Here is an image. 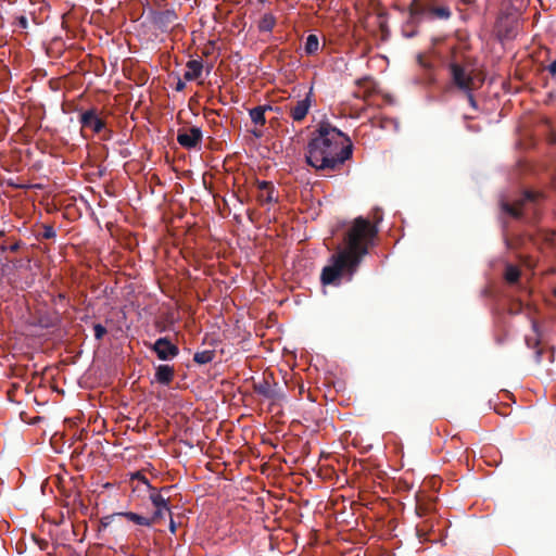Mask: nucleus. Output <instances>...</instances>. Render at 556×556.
I'll list each match as a JSON object with an SVG mask.
<instances>
[{
    "label": "nucleus",
    "instance_id": "6e6552de",
    "mask_svg": "<svg viewBox=\"0 0 556 556\" xmlns=\"http://www.w3.org/2000/svg\"><path fill=\"white\" fill-rule=\"evenodd\" d=\"M161 361H170L179 354L177 345L167 337L159 338L150 348Z\"/></svg>",
    "mask_w": 556,
    "mask_h": 556
},
{
    "label": "nucleus",
    "instance_id": "9d476101",
    "mask_svg": "<svg viewBox=\"0 0 556 556\" xmlns=\"http://www.w3.org/2000/svg\"><path fill=\"white\" fill-rule=\"evenodd\" d=\"M312 106V90L302 100L296 101L294 105H290L289 114L293 122H302Z\"/></svg>",
    "mask_w": 556,
    "mask_h": 556
},
{
    "label": "nucleus",
    "instance_id": "f3484780",
    "mask_svg": "<svg viewBox=\"0 0 556 556\" xmlns=\"http://www.w3.org/2000/svg\"><path fill=\"white\" fill-rule=\"evenodd\" d=\"M276 25V17L271 13H265L258 22V30L269 33Z\"/></svg>",
    "mask_w": 556,
    "mask_h": 556
},
{
    "label": "nucleus",
    "instance_id": "a211bd4d",
    "mask_svg": "<svg viewBox=\"0 0 556 556\" xmlns=\"http://www.w3.org/2000/svg\"><path fill=\"white\" fill-rule=\"evenodd\" d=\"M177 20V15L174 10H165L161 12L156 17V23L161 26H169Z\"/></svg>",
    "mask_w": 556,
    "mask_h": 556
},
{
    "label": "nucleus",
    "instance_id": "f8f14e48",
    "mask_svg": "<svg viewBox=\"0 0 556 556\" xmlns=\"http://www.w3.org/2000/svg\"><path fill=\"white\" fill-rule=\"evenodd\" d=\"M175 377V369L169 365H159L155 370V380L163 384L169 386Z\"/></svg>",
    "mask_w": 556,
    "mask_h": 556
},
{
    "label": "nucleus",
    "instance_id": "20e7f679",
    "mask_svg": "<svg viewBox=\"0 0 556 556\" xmlns=\"http://www.w3.org/2000/svg\"><path fill=\"white\" fill-rule=\"evenodd\" d=\"M408 10L414 23H418L422 20L447 21L452 16L450 7L438 0H412Z\"/></svg>",
    "mask_w": 556,
    "mask_h": 556
},
{
    "label": "nucleus",
    "instance_id": "7c9ffc66",
    "mask_svg": "<svg viewBox=\"0 0 556 556\" xmlns=\"http://www.w3.org/2000/svg\"><path fill=\"white\" fill-rule=\"evenodd\" d=\"M115 516H117V515L115 514ZM113 518H114V515H112V516H106V517L102 518V520H101V525H102L103 527H108V526L111 523V520H112Z\"/></svg>",
    "mask_w": 556,
    "mask_h": 556
},
{
    "label": "nucleus",
    "instance_id": "f704fd0d",
    "mask_svg": "<svg viewBox=\"0 0 556 556\" xmlns=\"http://www.w3.org/2000/svg\"><path fill=\"white\" fill-rule=\"evenodd\" d=\"M418 61H419V63H420L421 65L426 66V64H425V63H424V61H422V55H418Z\"/></svg>",
    "mask_w": 556,
    "mask_h": 556
},
{
    "label": "nucleus",
    "instance_id": "423d86ee",
    "mask_svg": "<svg viewBox=\"0 0 556 556\" xmlns=\"http://www.w3.org/2000/svg\"><path fill=\"white\" fill-rule=\"evenodd\" d=\"M253 390L264 399L271 403L279 402L283 399V393L279 384L274 381L273 375H264L263 379L253 383Z\"/></svg>",
    "mask_w": 556,
    "mask_h": 556
},
{
    "label": "nucleus",
    "instance_id": "2f4dec72",
    "mask_svg": "<svg viewBox=\"0 0 556 556\" xmlns=\"http://www.w3.org/2000/svg\"><path fill=\"white\" fill-rule=\"evenodd\" d=\"M40 325L43 327H53L55 323L49 319L45 320L43 318H40Z\"/></svg>",
    "mask_w": 556,
    "mask_h": 556
},
{
    "label": "nucleus",
    "instance_id": "4468645a",
    "mask_svg": "<svg viewBox=\"0 0 556 556\" xmlns=\"http://www.w3.org/2000/svg\"><path fill=\"white\" fill-rule=\"evenodd\" d=\"M188 71L184 74V78L188 81L198 79L203 71V63L201 60H190L186 64Z\"/></svg>",
    "mask_w": 556,
    "mask_h": 556
},
{
    "label": "nucleus",
    "instance_id": "a878e982",
    "mask_svg": "<svg viewBox=\"0 0 556 556\" xmlns=\"http://www.w3.org/2000/svg\"><path fill=\"white\" fill-rule=\"evenodd\" d=\"M56 236V232L51 225H45L42 230L43 239H53Z\"/></svg>",
    "mask_w": 556,
    "mask_h": 556
},
{
    "label": "nucleus",
    "instance_id": "39448f33",
    "mask_svg": "<svg viewBox=\"0 0 556 556\" xmlns=\"http://www.w3.org/2000/svg\"><path fill=\"white\" fill-rule=\"evenodd\" d=\"M451 76V84L460 92L476 90L477 85L475 70L466 62H460L454 58L447 65Z\"/></svg>",
    "mask_w": 556,
    "mask_h": 556
},
{
    "label": "nucleus",
    "instance_id": "f03ea898",
    "mask_svg": "<svg viewBox=\"0 0 556 556\" xmlns=\"http://www.w3.org/2000/svg\"><path fill=\"white\" fill-rule=\"evenodd\" d=\"M353 143L341 130L329 123H320L306 147V162L316 170L338 172L352 157Z\"/></svg>",
    "mask_w": 556,
    "mask_h": 556
},
{
    "label": "nucleus",
    "instance_id": "0eeeda50",
    "mask_svg": "<svg viewBox=\"0 0 556 556\" xmlns=\"http://www.w3.org/2000/svg\"><path fill=\"white\" fill-rule=\"evenodd\" d=\"M202 130L200 127L180 128L177 132V142L185 149H195L202 141Z\"/></svg>",
    "mask_w": 556,
    "mask_h": 556
},
{
    "label": "nucleus",
    "instance_id": "dca6fc26",
    "mask_svg": "<svg viewBox=\"0 0 556 556\" xmlns=\"http://www.w3.org/2000/svg\"><path fill=\"white\" fill-rule=\"evenodd\" d=\"M117 516L125 517L127 520L142 527H151V520H148V517L139 515L132 511H122L117 513Z\"/></svg>",
    "mask_w": 556,
    "mask_h": 556
},
{
    "label": "nucleus",
    "instance_id": "1a4fd4ad",
    "mask_svg": "<svg viewBox=\"0 0 556 556\" xmlns=\"http://www.w3.org/2000/svg\"><path fill=\"white\" fill-rule=\"evenodd\" d=\"M81 128H89L94 134L101 132L105 128V122L99 116L98 110L92 108L83 112L79 116Z\"/></svg>",
    "mask_w": 556,
    "mask_h": 556
},
{
    "label": "nucleus",
    "instance_id": "aec40b11",
    "mask_svg": "<svg viewBox=\"0 0 556 556\" xmlns=\"http://www.w3.org/2000/svg\"><path fill=\"white\" fill-rule=\"evenodd\" d=\"M318 49H319L318 37L314 34L308 35L306 38V41H305V46H304L305 53L307 55H313L318 51Z\"/></svg>",
    "mask_w": 556,
    "mask_h": 556
},
{
    "label": "nucleus",
    "instance_id": "9b49d317",
    "mask_svg": "<svg viewBox=\"0 0 556 556\" xmlns=\"http://www.w3.org/2000/svg\"><path fill=\"white\" fill-rule=\"evenodd\" d=\"M258 194L257 201L263 205L278 201V194H276L275 186L271 181H257Z\"/></svg>",
    "mask_w": 556,
    "mask_h": 556
},
{
    "label": "nucleus",
    "instance_id": "c85d7f7f",
    "mask_svg": "<svg viewBox=\"0 0 556 556\" xmlns=\"http://www.w3.org/2000/svg\"><path fill=\"white\" fill-rule=\"evenodd\" d=\"M428 511V508L426 506H424L422 504H417L416 506V513L418 516H424L426 515Z\"/></svg>",
    "mask_w": 556,
    "mask_h": 556
},
{
    "label": "nucleus",
    "instance_id": "4be33fe9",
    "mask_svg": "<svg viewBox=\"0 0 556 556\" xmlns=\"http://www.w3.org/2000/svg\"><path fill=\"white\" fill-rule=\"evenodd\" d=\"M433 525L429 520H424L416 526L417 535L420 539L428 540V533L432 531Z\"/></svg>",
    "mask_w": 556,
    "mask_h": 556
},
{
    "label": "nucleus",
    "instance_id": "7ed1b4c3",
    "mask_svg": "<svg viewBox=\"0 0 556 556\" xmlns=\"http://www.w3.org/2000/svg\"><path fill=\"white\" fill-rule=\"evenodd\" d=\"M544 200L545 195L543 192L525 190L521 197L514 201V203L502 201L501 208L504 213L516 219H520L528 214L534 219L538 217L540 206Z\"/></svg>",
    "mask_w": 556,
    "mask_h": 556
},
{
    "label": "nucleus",
    "instance_id": "bb28decb",
    "mask_svg": "<svg viewBox=\"0 0 556 556\" xmlns=\"http://www.w3.org/2000/svg\"><path fill=\"white\" fill-rule=\"evenodd\" d=\"M466 97H467V100H468V103L469 105L473 109V110H478V103L475 99V96H473V90H470L469 92H463Z\"/></svg>",
    "mask_w": 556,
    "mask_h": 556
},
{
    "label": "nucleus",
    "instance_id": "c9c22d12",
    "mask_svg": "<svg viewBox=\"0 0 556 556\" xmlns=\"http://www.w3.org/2000/svg\"><path fill=\"white\" fill-rule=\"evenodd\" d=\"M17 249H18V244H14V245L11 247L12 251H16Z\"/></svg>",
    "mask_w": 556,
    "mask_h": 556
},
{
    "label": "nucleus",
    "instance_id": "473e14b6",
    "mask_svg": "<svg viewBox=\"0 0 556 556\" xmlns=\"http://www.w3.org/2000/svg\"><path fill=\"white\" fill-rule=\"evenodd\" d=\"M252 135L255 136L256 138H261L263 136V131L260 130V129H253L251 130Z\"/></svg>",
    "mask_w": 556,
    "mask_h": 556
},
{
    "label": "nucleus",
    "instance_id": "2eb2a0df",
    "mask_svg": "<svg viewBox=\"0 0 556 556\" xmlns=\"http://www.w3.org/2000/svg\"><path fill=\"white\" fill-rule=\"evenodd\" d=\"M267 110H274L273 106L270 105H258V106H255L253 109H251L249 111V114H250V117L252 119V122L256 125H261V126H264L265 123H266V118H265V112Z\"/></svg>",
    "mask_w": 556,
    "mask_h": 556
},
{
    "label": "nucleus",
    "instance_id": "ddd939ff",
    "mask_svg": "<svg viewBox=\"0 0 556 556\" xmlns=\"http://www.w3.org/2000/svg\"><path fill=\"white\" fill-rule=\"evenodd\" d=\"M169 488L157 490L153 488L149 492V500L155 508H166L168 506V498L163 495V492H168Z\"/></svg>",
    "mask_w": 556,
    "mask_h": 556
},
{
    "label": "nucleus",
    "instance_id": "f257e3e1",
    "mask_svg": "<svg viewBox=\"0 0 556 556\" xmlns=\"http://www.w3.org/2000/svg\"><path fill=\"white\" fill-rule=\"evenodd\" d=\"M375 222L362 216L356 217L343 235V247L329 258L320 274V281L324 286H339L345 278L351 281L358 270L363 258L368 254L378 236V224L382 220L379 210L376 211Z\"/></svg>",
    "mask_w": 556,
    "mask_h": 556
},
{
    "label": "nucleus",
    "instance_id": "393cba45",
    "mask_svg": "<svg viewBox=\"0 0 556 556\" xmlns=\"http://www.w3.org/2000/svg\"><path fill=\"white\" fill-rule=\"evenodd\" d=\"M93 331H94V338L97 340H101L108 332L106 328L104 326H102L101 324H96L93 326Z\"/></svg>",
    "mask_w": 556,
    "mask_h": 556
},
{
    "label": "nucleus",
    "instance_id": "c756f323",
    "mask_svg": "<svg viewBox=\"0 0 556 556\" xmlns=\"http://www.w3.org/2000/svg\"><path fill=\"white\" fill-rule=\"evenodd\" d=\"M186 88V83L184 80H181L180 78H178V81L175 86V90L176 91H184Z\"/></svg>",
    "mask_w": 556,
    "mask_h": 556
},
{
    "label": "nucleus",
    "instance_id": "e433bc0d",
    "mask_svg": "<svg viewBox=\"0 0 556 556\" xmlns=\"http://www.w3.org/2000/svg\"><path fill=\"white\" fill-rule=\"evenodd\" d=\"M554 295L556 296V288L554 289Z\"/></svg>",
    "mask_w": 556,
    "mask_h": 556
},
{
    "label": "nucleus",
    "instance_id": "6ab92c4d",
    "mask_svg": "<svg viewBox=\"0 0 556 556\" xmlns=\"http://www.w3.org/2000/svg\"><path fill=\"white\" fill-rule=\"evenodd\" d=\"M215 358V351L205 350L201 352H197L193 355V361L199 365H205L211 363Z\"/></svg>",
    "mask_w": 556,
    "mask_h": 556
},
{
    "label": "nucleus",
    "instance_id": "412c9836",
    "mask_svg": "<svg viewBox=\"0 0 556 556\" xmlns=\"http://www.w3.org/2000/svg\"><path fill=\"white\" fill-rule=\"evenodd\" d=\"M520 269L515 265H507L505 268V279L508 283H516L520 278Z\"/></svg>",
    "mask_w": 556,
    "mask_h": 556
},
{
    "label": "nucleus",
    "instance_id": "cd10ccee",
    "mask_svg": "<svg viewBox=\"0 0 556 556\" xmlns=\"http://www.w3.org/2000/svg\"><path fill=\"white\" fill-rule=\"evenodd\" d=\"M17 24H18L20 27H22L24 29L27 28V26H28L27 17L24 16V15L18 16L17 17Z\"/></svg>",
    "mask_w": 556,
    "mask_h": 556
},
{
    "label": "nucleus",
    "instance_id": "b1692460",
    "mask_svg": "<svg viewBox=\"0 0 556 556\" xmlns=\"http://www.w3.org/2000/svg\"><path fill=\"white\" fill-rule=\"evenodd\" d=\"M132 480H137L138 483H141L144 489L147 491H150L152 490L154 486H152L150 483H149V480L140 472H136L134 476H132Z\"/></svg>",
    "mask_w": 556,
    "mask_h": 556
},
{
    "label": "nucleus",
    "instance_id": "5701e85b",
    "mask_svg": "<svg viewBox=\"0 0 556 556\" xmlns=\"http://www.w3.org/2000/svg\"><path fill=\"white\" fill-rule=\"evenodd\" d=\"M165 514H168L172 517L169 506H167L166 508H155L152 516L148 517V520H151V526H153L154 523L163 519L165 517Z\"/></svg>",
    "mask_w": 556,
    "mask_h": 556
},
{
    "label": "nucleus",
    "instance_id": "72a5a7b5",
    "mask_svg": "<svg viewBox=\"0 0 556 556\" xmlns=\"http://www.w3.org/2000/svg\"><path fill=\"white\" fill-rule=\"evenodd\" d=\"M169 531L172 533L176 532V523H175V521L172 518H170V522H169Z\"/></svg>",
    "mask_w": 556,
    "mask_h": 556
}]
</instances>
